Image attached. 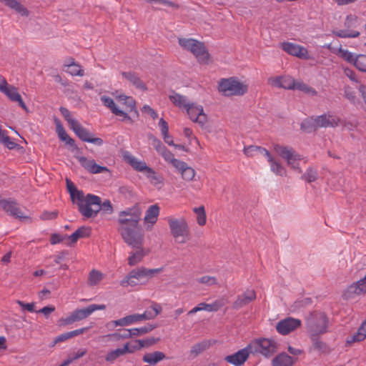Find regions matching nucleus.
I'll use <instances>...</instances> for the list:
<instances>
[{"label":"nucleus","instance_id":"15","mask_svg":"<svg viewBox=\"0 0 366 366\" xmlns=\"http://www.w3.org/2000/svg\"><path fill=\"white\" fill-rule=\"evenodd\" d=\"M281 48L287 54L298 58L303 59H308L310 58L307 49L299 44L292 42H284L282 44Z\"/></svg>","mask_w":366,"mask_h":366},{"label":"nucleus","instance_id":"38","mask_svg":"<svg viewBox=\"0 0 366 366\" xmlns=\"http://www.w3.org/2000/svg\"><path fill=\"white\" fill-rule=\"evenodd\" d=\"M243 152L248 157H252L257 154H260L266 157L269 152L262 147L250 145L244 147Z\"/></svg>","mask_w":366,"mask_h":366},{"label":"nucleus","instance_id":"27","mask_svg":"<svg viewBox=\"0 0 366 366\" xmlns=\"http://www.w3.org/2000/svg\"><path fill=\"white\" fill-rule=\"evenodd\" d=\"M266 158L269 164L270 170L273 174L280 177H285L287 175L286 168L270 152L268 153Z\"/></svg>","mask_w":366,"mask_h":366},{"label":"nucleus","instance_id":"28","mask_svg":"<svg viewBox=\"0 0 366 366\" xmlns=\"http://www.w3.org/2000/svg\"><path fill=\"white\" fill-rule=\"evenodd\" d=\"M256 299V292L252 289L247 290L242 295H239L234 302V308L239 309L245 306Z\"/></svg>","mask_w":366,"mask_h":366},{"label":"nucleus","instance_id":"33","mask_svg":"<svg viewBox=\"0 0 366 366\" xmlns=\"http://www.w3.org/2000/svg\"><path fill=\"white\" fill-rule=\"evenodd\" d=\"M175 169L181 174L182 178L187 182L193 180L196 174L195 170L183 161L180 162Z\"/></svg>","mask_w":366,"mask_h":366},{"label":"nucleus","instance_id":"49","mask_svg":"<svg viewBox=\"0 0 366 366\" xmlns=\"http://www.w3.org/2000/svg\"><path fill=\"white\" fill-rule=\"evenodd\" d=\"M133 337L131 332L130 329L126 330L123 334H119L117 332L108 334L102 337V339H108L112 340L115 341H118L121 339H127Z\"/></svg>","mask_w":366,"mask_h":366},{"label":"nucleus","instance_id":"8","mask_svg":"<svg viewBox=\"0 0 366 366\" xmlns=\"http://www.w3.org/2000/svg\"><path fill=\"white\" fill-rule=\"evenodd\" d=\"M306 325L311 339L315 340V337L327 331L328 320L324 313L314 312L306 318Z\"/></svg>","mask_w":366,"mask_h":366},{"label":"nucleus","instance_id":"32","mask_svg":"<svg viewBox=\"0 0 366 366\" xmlns=\"http://www.w3.org/2000/svg\"><path fill=\"white\" fill-rule=\"evenodd\" d=\"M274 152L284 159L286 163L293 157L297 152L292 147L289 146L281 145L275 144L273 145Z\"/></svg>","mask_w":366,"mask_h":366},{"label":"nucleus","instance_id":"30","mask_svg":"<svg viewBox=\"0 0 366 366\" xmlns=\"http://www.w3.org/2000/svg\"><path fill=\"white\" fill-rule=\"evenodd\" d=\"M366 338V318L365 320L362 323L357 331L349 335L345 340L347 346H350L355 342H359L363 341Z\"/></svg>","mask_w":366,"mask_h":366},{"label":"nucleus","instance_id":"53","mask_svg":"<svg viewBox=\"0 0 366 366\" xmlns=\"http://www.w3.org/2000/svg\"><path fill=\"white\" fill-rule=\"evenodd\" d=\"M197 282L209 287L218 285L217 277L214 276L204 275L197 279Z\"/></svg>","mask_w":366,"mask_h":366},{"label":"nucleus","instance_id":"23","mask_svg":"<svg viewBox=\"0 0 366 366\" xmlns=\"http://www.w3.org/2000/svg\"><path fill=\"white\" fill-rule=\"evenodd\" d=\"M268 83L274 87L292 89L294 86V79L290 76H273L268 79Z\"/></svg>","mask_w":366,"mask_h":366},{"label":"nucleus","instance_id":"13","mask_svg":"<svg viewBox=\"0 0 366 366\" xmlns=\"http://www.w3.org/2000/svg\"><path fill=\"white\" fill-rule=\"evenodd\" d=\"M356 17L352 15L347 16L345 21V26L346 29H334L332 34L339 38H356L360 36V32L355 30V24L356 23Z\"/></svg>","mask_w":366,"mask_h":366},{"label":"nucleus","instance_id":"57","mask_svg":"<svg viewBox=\"0 0 366 366\" xmlns=\"http://www.w3.org/2000/svg\"><path fill=\"white\" fill-rule=\"evenodd\" d=\"M302 179L308 182H313L317 179V172L312 168H308L302 176Z\"/></svg>","mask_w":366,"mask_h":366},{"label":"nucleus","instance_id":"14","mask_svg":"<svg viewBox=\"0 0 366 366\" xmlns=\"http://www.w3.org/2000/svg\"><path fill=\"white\" fill-rule=\"evenodd\" d=\"M301 325V320L292 317L280 320L276 325L277 331L283 335L294 331Z\"/></svg>","mask_w":366,"mask_h":366},{"label":"nucleus","instance_id":"24","mask_svg":"<svg viewBox=\"0 0 366 366\" xmlns=\"http://www.w3.org/2000/svg\"><path fill=\"white\" fill-rule=\"evenodd\" d=\"M152 318V316L148 315L147 312L143 314H132L127 316H125L122 318L119 319V322H117L120 325V327L129 326L133 324L142 322L146 320H150Z\"/></svg>","mask_w":366,"mask_h":366},{"label":"nucleus","instance_id":"21","mask_svg":"<svg viewBox=\"0 0 366 366\" xmlns=\"http://www.w3.org/2000/svg\"><path fill=\"white\" fill-rule=\"evenodd\" d=\"M101 101L103 103V104L109 108L112 112L115 114L116 116L122 117V121H127V120H131L130 117L128 115V114L123 110L120 109L114 103V100L110 98L109 97H107L106 95H103L101 97Z\"/></svg>","mask_w":366,"mask_h":366},{"label":"nucleus","instance_id":"50","mask_svg":"<svg viewBox=\"0 0 366 366\" xmlns=\"http://www.w3.org/2000/svg\"><path fill=\"white\" fill-rule=\"evenodd\" d=\"M292 89H297L305 93H307L311 95H315L317 94L316 91L312 87L308 86L307 84L303 83L302 81H295L294 80V86Z\"/></svg>","mask_w":366,"mask_h":366},{"label":"nucleus","instance_id":"36","mask_svg":"<svg viewBox=\"0 0 366 366\" xmlns=\"http://www.w3.org/2000/svg\"><path fill=\"white\" fill-rule=\"evenodd\" d=\"M297 361V358L292 357L286 353H280L272 360L273 366H292Z\"/></svg>","mask_w":366,"mask_h":366},{"label":"nucleus","instance_id":"35","mask_svg":"<svg viewBox=\"0 0 366 366\" xmlns=\"http://www.w3.org/2000/svg\"><path fill=\"white\" fill-rule=\"evenodd\" d=\"M64 71L71 76H82L84 74L81 66L73 59L66 61L64 64Z\"/></svg>","mask_w":366,"mask_h":366},{"label":"nucleus","instance_id":"31","mask_svg":"<svg viewBox=\"0 0 366 366\" xmlns=\"http://www.w3.org/2000/svg\"><path fill=\"white\" fill-rule=\"evenodd\" d=\"M366 338V318L365 320L362 323L357 331L349 335L345 340L347 346H350L355 342H359L363 341Z\"/></svg>","mask_w":366,"mask_h":366},{"label":"nucleus","instance_id":"7","mask_svg":"<svg viewBox=\"0 0 366 366\" xmlns=\"http://www.w3.org/2000/svg\"><path fill=\"white\" fill-rule=\"evenodd\" d=\"M218 90L225 97L243 96L248 91V85L237 77L223 78L218 82Z\"/></svg>","mask_w":366,"mask_h":366},{"label":"nucleus","instance_id":"41","mask_svg":"<svg viewBox=\"0 0 366 366\" xmlns=\"http://www.w3.org/2000/svg\"><path fill=\"white\" fill-rule=\"evenodd\" d=\"M116 99L120 104L124 105L127 110L132 112L136 109V102L132 97L121 94L117 96Z\"/></svg>","mask_w":366,"mask_h":366},{"label":"nucleus","instance_id":"44","mask_svg":"<svg viewBox=\"0 0 366 366\" xmlns=\"http://www.w3.org/2000/svg\"><path fill=\"white\" fill-rule=\"evenodd\" d=\"M127 354V349L124 347L122 348H117L115 350L109 351L106 357V361L109 362H114L117 358Z\"/></svg>","mask_w":366,"mask_h":366},{"label":"nucleus","instance_id":"56","mask_svg":"<svg viewBox=\"0 0 366 366\" xmlns=\"http://www.w3.org/2000/svg\"><path fill=\"white\" fill-rule=\"evenodd\" d=\"M59 110H60L61 114L64 117V119L68 122L69 124L70 125L71 129L75 124H76L78 123V121H76L75 119H74L71 117L70 112L67 109H66L64 107H61L59 109Z\"/></svg>","mask_w":366,"mask_h":366},{"label":"nucleus","instance_id":"64","mask_svg":"<svg viewBox=\"0 0 366 366\" xmlns=\"http://www.w3.org/2000/svg\"><path fill=\"white\" fill-rule=\"evenodd\" d=\"M159 126L161 129L162 135L167 134V133L169 132L168 124L163 118L159 119Z\"/></svg>","mask_w":366,"mask_h":366},{"label":"nucleus","instance_id":"40","mask_svg":"<svg viewBox=\"0 0 366 366\" xmlns=\"http://www.w3.org/2000/svg\"><path fill=\"white\" fill-rule=\"evenodd\" d=\"M165 355L160 351L147 353L143 357V361L151 365H155L165 358Z\"/></svg>","mask_w":366,"mask_h":366},{"label":"nucleus","instance_id":"2","mask_svg":"<svg viewBox=\"0 0 366 366\" xmlns=\"http://www.w3.org/2000/svg\"><path fill=\"white\" fill-rule=\"evenodd\" d=\"M122 157L135 171L143 173L152 185L157 189L164 186V178L144 161L139 159L128 151L123 152Z\"/></svg>","mask_w":366,"mask_h":366},{"label":"nucleus","instance_id":"59","mask_svg":"<svg viewBox=\"0 0 366 366\" xmlns=\"http://www.w3.org/2000/svg\"><path fill=\"white\" fill-rule=\"evenodd\" d=\"M74 322H75V320L74 319L72 314L71 313L70 315H69L68 317L59 319L58 320V325L59 327H64L66 325H71Z\"/></svg>","mask_w":366,"mask_h":366},{"label":"nucleus","instance_id":"10","mask_svg":"<svg viewBox=\"0 0 366 366\" xmlns=\"http://www.w3.org/2000/svg\"><path fill=\"white\" fill-rule=\"evenodd\" d=\"M248 346L252 354L260 353L264 357L272 356L277 349L274 340L268 338L255 339Z\"/></svg>","mask_w":366,"mask_h":366},{"label":"nucleus","instance_id":"3","mask_svg":"<svg viewBox=\"0 0 366 366\" xmlns=\"http://www.w3.org/2000/svg\"><path fill=\"white\" fill-rule=\"evenodd\" d=\"M163 267L149 269L141 267L132 269L129 274L121 281L120 285L124 287L137 286L138 285L146 284L155 275L163 272Z\"/></svg>","mask_w":366,"mask_h":366},{"label":"nucleus","instance_id":"60","mask_svg":"<svg viewBox=\"0 0 366 366\" xmlns=\"http://www.w3.org/2000/svg\"><path fill=\"white\" fill-rule=\"evenodd\" d=\"M101 210L106 214H112L113 212V207L109 200H106L104 202H101Z\"/></svg>","mask_w":366,"mask_h":366},{"label":"nucleus","instance_id":"42","mask_svg":"<svg viewBox=\"0 0 366 366\" xmlns=\"http://www.w3.org/2000/svg\"><path fill=\"white\" fill-rule=\"evenodd\" d=\"M148 345L149 343H147L144 340H136L126 343L123 347L124 349H127V353H133Z\"/></svg>","mask_w":366,"mask_h":366},{"label":"nucleus","instance_id":"46","mask_svg":"<svg viewBox=\"0 0 366 366\" xmlns=\"http://www.w3.org/2000/svg\"><path fill=\"white\" fill-rule=\"evenodd\" d=\"M160 154L164 158L165 162L171 164L174 169L180 163L182 160L176 159L174 155L167 148H165Z\"/></svg>","mask_w":366,"mask_h":366},{"label":"nucleus","instance_id":"12","mask_svg":"<svg viewBox=\"0 0 366 366\" xmlns=\"http://www.w3.org/2000/svg\"><path fill=\"white\" fill-rule=\"evenodd\" d=\"M0 92L6 96L11 101L18 102L19 105L25 111L27 107L24 104L18 89L8 84L5 78L0 76Z\"/></svg>","mask_w":366,"mask_h":366},{"label":"nucleus","instance_id":"6","mask_svg":"<svg viewBox=\"0 0 366 366\" xmlns=\"http://www.w3.org/2000/svg\"><path fill=\"white\" fill-rule=\"evenodd\" d=\"M178 42L183 49L190 51L199 63L202 64H209V54L202 42L192 38H179Z\"/></svg>","mask_w":366,"mask_h":366},{"label":"nucleus","instance_id":"17","mask_svg":"<svg viewBox=\"0 0 366 366\" xmlns=\"http://www.w3.org/2000/svg\"><path fill=\"white\" fill-rule=\"evenodd\" d=\"M71 129L84 142H89L96 145H102L103 140L98 137H94L92 134L86 129L81 127L78 122Z\"/></svg>","mask_w":366,"mask_h":366},{"label":"nucleus","instance_id":"4","mask_svg":"<svg viewBox=\"0 0 366 366\" xmlns=\"http://www.w3.org/2000/svg\"><path fill=\"white\" fill-rule=\"evenodd\" d=\"M340 118L333 114H324L316 117H311L304 120L301 124V129L310 132L321 127H335L339 125Z\"/></svg>","mask_w":366,"mask_h":366},{"label":"nucleus","instance_id":"18","mask_svg":"<svg viewBox=\"0 0 366 366\" xmlns=\"http://www.w3.org/2000/svg\"><path fill=\"white\" fill-rule=\"evenodd\" d=\"M250 349L247 345L244 348L239 350L237 352L227 355L225 357V360L231 365L234 366L242 365L248 359L249 354H251Z\"/></svg>","mask_w":366,"mask_h":366},{"label":"nucleus","instance_id":"55","mask_svg":"<svg viewBox=\"0 0 366 366\" xmlns=\"http://www.w3.org/2000/svg\"><path fill=\"white\" fill-rule=\"evenodd\" d=\"M152 325H147L139 328L130 329L132 336H139V335L147 334L154 329Z\"/></svg>","mask_w":366,"mask_h":366},{"label":"nucleus","instance_id":"48","mask_svg":"<svg viewBox=\"0 0 366 366\" xmlns=\"http://www.w3.org/2000/svg\"><path fill=\"white\" fill-rule=\"evenodd\" d=\"M193 211L197 215V224L199 226L205 225L207 222V215L204 207L203 206L194 207Z\"/></svg>","mask_w":366,"mask_h":366},{"label":"nucleus","instance_id":"63","mask_svg":"<svg viewBox=\"0 0 366 366\" xmlns=\"http://www.w3.org/2000/svg\"><path fill=\"white\" fill-rule=\"evenodd\" d=\"M18 305L24 310H26L29 312H33L34 311V303H24L22 301L18 300Z\"/></svg>","mask_w":366,"mask_h":366},{"label":"nucleus","instance_id":"52","mask_svg":"<svg viewBox=\"0 0 366 366\" xmlns=\"http://www.w3.org/2000/svg\"><path fill=\"white\" fill-rule=\"evenodd\" d=\"M337 54L344 60L354 64L356 56H355L353 53L350 52L347 49L340 48Z\"/></svg>","mask_w":366,"mask_h":366},{"label":"nucleus","instance_id":"29","mask_svg":"<svg viewBox=\"0 0 366 366\" xmlns=\"http://www.w3.org/2000/svg\"><path fill=\"white\" fill-rule=\"evenodd\" d=\"M224 303L221 300H216L212 304H207L204 302H201L197 305L196 307L192 308L189 312V315L194 314L199 311H207V312H216L219 310L222 306Z\"/></svg>","mask_w":366,"mask_h":366},{"label":"nucleus","instance_id":"34","mask_svg":"<svg viewBox=\"0 0 366 366\" xmlns=\"http://www.w3.org/2000/svg\"><path fill=\"white\" fill-rule=\"evenodd\" d=\"M136 248L137 250L135 252H132L129 253L128 257V264L129 266H135L140 263L147 254V250L143 247V246H140Z\"/></svg>","mask_w":366,"mask_h":366},{"label":"nucleus","instance_id":"25","mask_svg":"<svg viewBox=\"0 0 366 366\" xmlns=\"http://www.w3.org/2000/svg\"><path fill=\"white\" fill-rule=\"evenodd\" d=\"M160 213V207L157 204L150 205L144 217V222L147 226V228H151L157 221L158 217Z\"/></svg>","mask_w":366,"mask_h":366},{"label":"nucleus","instance_id":"1","mask_svg":"<svg viewBox=\"0 0 366 366\" xmlns=\"http://www.w3.org/2000/svg\"><path fill=\"white\" fill-rule=\"evenodd\" d=\"M141 212L137 207L127 208L118 214V232L124 242L132 247L143 246L144 234L139 227Z\"/></svg>","mask_w":366,"mask_h":366},{"label":"nucleus","instance_id":"19","mask_svg":"<svg viewBox=\"0 0 366 366\" xmlns=\"http://www.w3.org/2000/svg\"><path fill=\"white\" fill-rule=\"evenodd\" d=\"M366 293V278H363L350 285L345 291L343 296L345 299L352 298L354 295H362Z\"/></svg>","mask_w":366,"mask_h":366},{"label":"nucleus","instance_id":"47","mask_svg":"<svg viewBox=\"0 0 366 366\" xmlns=\"http://www.w3.org/2000/svg\"><path fill=\"white\" fill-rule=\"evenodd\" d=\"M104 278V274L100 271L93 269L89 274V285L94 286L99 284Z\"/></svg>","mask_w":366,"mask_h":366},{"label":"nucleus","instance_id":"54","mask_svg":"<svg viewBox=\"0 0 366 366\" xmlns=\"http://www.w3.org/2000/svg\"><path fill=\"white\" fill-rule=\"evenodd\" d=\"M354 65L358 70L366 72V55L360 54L356 56Z\"/></svg>","mask_w":366,"mask_h":366},{"label":"nucleus","instance_id":"62","mask_svg":"<svg viewBox=\"0 0 366 366\" xmlns=\"http://www.w3.org/2000/svg\"><path fill=\"white\" fill-rule=\"evenodd\" d=\"M142 111L144 113H147L148 114H149L151 116V117L154 119H155L158 117L157 113L152 107H150L148 105H144L142 107Z\"/></svg>","mask_w":366,"mask_h":366},{"label":"nucleus","instance_id":"9","mask_svg":"<svg viewBox=\"0 0 366 366\" xmlns=\"http://www.w3.org/2000/svg\"><path fill=\"white\" fill-rule=\"evenodd\" d=\"M168 222L171 234L176 242L184 244L189 239V228L184 218H169Z\"/></svg>","mask_w":366,"mask_h":366},{"label":"nucleus","instance_id":"43","mask_svg":"<svg viewBox=\"0 0 366 366\" xmlns=\"http://www.w3.org/2000/svg\"><path fill=\"white\" fill-rule=\"evenodd\" d=\"M303 157L299 153L296 152L293 157L287 162V165L290 167V169L297 172L298 173H302V169L300 167V162L303 159Z\"/></svg>","mask_w":366,"mask_h":366},{"label":"nucleus","instance_id":"39","mask_svg":"<svg viewBox=\"0 0 366 366\" xmlns=\"http://www.w3.org/2000/svg\"><path fill=\"white\" fill-rule=\"evenodd\" d=\"M90 233V229L88 227H81L76 229L73 234L68 236L69 244L76 243L79 239L88 237Z\"/></svg>","mask_w":366,"mask_h":366},{"label":"nucleus","instance_id":"58","mask_svg":"<svg viewBox=\"0 0 366 366\" xmlns=\"http://www.w3.org/2000/svg\"><path fill=\"white\" fill-rule=\"evenodd\" d=\"M56 127V132L58 134L59 138L63 141L68 136V134L65 131L64 128L60 123V122L57 119L55 120Z\"/></svg>","mask_w":366,"mask_h":366},{"label":"nucleus","instance_id":"16","mask_svg":"<svg viewBox=\"0 0 366 366\" xmlns=\"http://www.w3.org/2000/svg\"><path fill=\"white\" fill-rule=\"evenodd\" d=\"M0 205L6 212L16 218L20 219L29 218V216L24 214L14 200L11 199L1 200Z\"/></svg>","mask_w":366,"mask_h":366},{"label":"nucleus","instance_id":"37","mask_svg":"<svg viewBox=\"0 0 366 366\" xmlns=\"http://www.w3.org/2000/svg\"><path fill=\"white\" fill-rule=\"evenodd\" d=\"M122 75L124 78H125L131 84H132L137 89H139L142 91L147 90V86L140 79V78L136 74L131 71H124L122 73Z\"/></svg>","mask_w":366,"mask_h":366},{"label":"nucleus","instance_id":"11","mask_svg":"<svg viewBox=\"0 0 366 366\" xmlns=\"http://www.w3.org/2000/svg\"><path fill=\"white\" fill-rule=\"evenodd\" d=\"M184 112L192 122L197 124L201 127H204L208 122V117L204 112L203 107L197 103L192 102Z\"/></svg>","mask_w":366,"mask_h":366},{"label":"nucleus","instance_id":"22","mask_svg":"<svg viewBox=\"0 0 366 366\" xmlns=\"http://www.w3.org/2000/svg\"><path fill=\"white\" fill-rule=\"evenodd\" d=\"M77 159L81 165L92 174H99L109 171L107 167L98 165L92 159H87L84 157H78Z\"/></svg>","mask_w":366,"mask_h":366},{"label":"nucleus","instance_id":"51","mask_svg":"<svg viewBox=\"0 0 366 366\" xmlns=\"http://www.w3.org/2000/svg\"><path fill=\"white\" fill-rule=\"evenodd\" d=\"M207 347L208 344L206 342L196 343L192 346L190 349V355L194 357H197L204 351Z\"/></svg>","mask_w":366,"mask_h":366},{"label":"nucleus","instance_id":"26","mask_svg":"<svg viewBox=\"0 0 366 366\" xmlns=\"http://www.w3.org/2000/svg\"><path fill=\"white\" fill-rule=\"evenodd\" d=\"M169 99L175 107H178L182 112H185L192 103L187 97L177 93L174 91L170 92Z\"/></svg>","mask_w":366,"mask_h":366},{"label":"nucleus","instance_id":"20","mask_svg":"<svg viewBox=\"0 0 366 366\" xmlns=\"http://www.w3.org/2000/svg\"><path fill=\"white\" fill-rule=\"evenodd\" d=\"M106 308L105 305H90L86 308L77 309L74 310L71 314L75 322L86 319L97 310H103Z\"/></svg>","mask_w":366,"mask_h":366},{"label":"nucleus","instance_id":"45","mask_svg":"<svg viewBox=\"0 0 366 366\" xmlns=\"http://www.w3.org/2000/svg\"><path fill=\"white\" fill-rule=\"evenodd\" d=\"M66 187L73 202L79 199V197L84 194L83 192L77 189L74 184L69 179H66Z\"/></svg>","mask_w":366,"mask_h":366},{"label":"nucleus","instance_id":"5","mask_svg":"<svg viewBox=\"0 0 366 366\" xmlns=\"http://www.w3.org/2000/svg\"><path fill=\"white\" fill-rule=\"evenodd\" d=\"M76 204L80 213L86 218L94 217L101 210V198L92 194H83L74 202Z\"/></svg>","mask_w":366,"mask_h":366},{"label":"nucleus","instance_id":"61","mask_svg":"<svg viewBox=\"0 0 366 366\" xmlns=\"http://www.w3.org/2000/svg\"><path fill=\"white\" fill-rule=\"evenodd\" d=\"M57 214H58L57 212H56V211H52V212L45 211L41 214L40 219L42 220L54 219L57 217Z\"/></svg>","mask_w":366,"mask_h":366}]
</instances>
